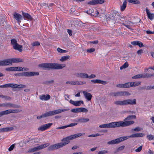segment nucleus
Here are the masks:
<instances>
[{"instance_id":"nucleus-7","label":"nucleus","mask_w":154,"mask_h":154,"mask_svg":"<svg viewBox=\"0 0 154 154\" xmlns=\"http://www.w3.org/2000/svg\"><path fill=\"white\" fill-rule=\"evenodd\" d=\"M50 144L48 143L42 144L38 146L32 148L29 150L28 152H32L37 150H39L44 148L49 145Z\"/></svg>"},{"instance_id":"nucleus-10","label":"nucleus","mask_w":154,"mask_h":154,"mask_svg":"<svg viewBox=\"0 0 154 154\" xmlns=\"http://www.w3.org/2000/svg\"><path fill=\"white\" fill-rule=\"evenodd\" d=\"M71 112L74 113H77L79 112H87L88 110L86 108L81 107L78 108L74 109H71Z\"/></svg>"},{"instance_id":"nucleus-14","label":"nucleus","mask_w":154,"mask_h":154,"mask_svg":"<svg viewBox=\"0 0 154 154\" xmlns=\"http://www.w3.org/2000/svg\"><path fill=\"white\" fill-rule=\"evenodd\" d=\"M136 100L134 99L133 100L127 99L125 100V105H134L136 104Z\"/></svg>"},{"instance_id":"nucleus-21","label":"nucleus","mask_w":154,"mask_h":154,"mask_svg":"<svg viewBox=\"0 0 154 154\" xmlns=\"http://www.w3.org/2000/svg\"><path fill=\"white\" fill-rule=\"evenodd\" d=\"M144 135V134L142 133H136L129 136V137L130 138L138 137H142Z\"/></svg>"},{"instance_id":"nucleus-64","label":"nucleus","mask_w":154,"mask_h":154,"mask_svg":"<svg viewBox=\"0 0 154 154\" xmlns=\"http://www.w3.org/2000/svg\"><path fill=\"white\" fill-rule=\"evenodd\" d=\"M77 123H72L68 125H67V126H68V127H73V126L77 125Z\"/></svg>"},{"instance_id":"nucleus-59","label":"nucleus","mask_w":154,"mask_h":154,"mask_svg":"<svg viewBox=\"0 0 154 154\" xmlns=\"http://www.w3.org/2000/svg\"><path fill=\"white\" fill-rule=\"evenodd\" d=\"M131 95V94L128 91H123V95L128 96Z\"/></svg>"},{"instance_id":"nucleus-40","label":"nucleus","mask_w":154,"mask_h":154,"mask_svg":"<svg viewBox=\"0 0 154 154\" xmlns=\"http://www.w3.org/2000/svg\"><path fill=\"white\" fill-rule=\"evenodd\" d=\"M128 66V64L127 62H125L124 64L120 67V69H125Z\"/></svg>"},{"instance_id":"nucleus-46","label":"nucleus","mask_w":154,"mask_h":154,"mask_svg":"<svg viewBox=\"0 0 154 154\" xmlns=\"http://www.w3.org/2000/svg\"><path fill=\"white\" fill-rule=\"evenodd\" d=\"M5 70L7 71H15V70L14 67H12L6 68Z\"/></svg>"},{"instance_id":"nucleus-63","label":"nucleus","mask_w":154,"mask_h":154,"mask_svg":"<svg viewBox=\"0 0 154 154\" xmlns=\"http://www.w3.org/2000/svg\"><path fill=\"white\" fill-rule=\"evenodd\" d=\"M142 146H139L138 148L136 149L135 150V151L136 152H140L142 150Z\"/></svg>"},{"instance_id":"nucleus-23","label":"nucleus","mask_w":154,"mask_h":154,"mask_svg":"<svg viewBox=\"0 0 154 154\" xmlns=\"http://www.w3.org/2000/svg\"><path fill=\"white\" fill-rule=\"evenodd\" d=\"M14 129L13 127H7L0 129V132H5L11 131Z\"/></svg>"},{"instance_id":"nucleus-32","label":"nucleus","mask_w":154,"mask_h":154,"mask_svg":"<svg viewBox=\"0 0 154 154\" xmlns=\"http://www.w3.org/2000/svg\"><path fill=\"white\" fill-rule=\"evenodd\" d=\"M129 2L136 4H140V2L138 0H128Z\"/></svg>"},{"instance_id":"nucleus-11","label":"nucleus","mask_w":154,"mask_h":154,"mask_svg":"<svg viewBox=\"0 0 154 154\" xmlns=\"http://www.w3.org/2000/svg\"><path fill=\"white\" fill-rule=\"evenodd\" d=\"M125 122L120 121L121 126L124 127L133 124L134 123V121L127 120Z\"/></svg>"},{"instance_id":"nucleus-49","label":"nucleus","mask_w":154,"mask_h":154,"mask_svg":"<svg viewBox=\"0 0 154 154\" xmlns=\"http://www.w3.org/2000/svg\"><path fill=\"white\" fill-rule=\"evenodd\" d=\"M40 45V44L39 42L38 41L34 42L32 44V45L33 47L35 46H38Z\"/></svg>"},{"instance_id":"nucleus-2","label":"nucleus","mask_w":154,"mask_h":154,"mask_svg":"<svg viewBox=\"0 0 154 154\" xmlns=\"http://www.w3.org/2000/svg\"><path fill=\"white\" fill-rule=\"evenodd\" d=\"M38 66L45 70L50 69H60L65 67V65L63 64L61 65L60 64L57 63H45L39 64Z\"/></svg>"},{"instance_id":"nucleus-39","label":"nucleus","mask_w":154,"mask_h":154,"mask_svg":"<svg viewBox=\"0 0 154 154\" xmlns=\"http://www.w3.org/2000/svg\"><path fill=\"white\" fill-rule=\"evenodd\" d=\"M115 94V97L122 96L123 95V91H118L116 92Z\"/></svg>"},{"instance_id":"nucleus-25","label":"nucleus","mask_w":154,"mask_h":154,"mask_svg":"<svg viewBox=\"0 0 154 154\" xmlns=\"http://www.w3.org/2000/svg\"><path fill=\"white\" fill-rule=\"evenodd\" d=\"M131 87H136L140 85L141 82H130Z\"/></svg>"},{"instance_id":"nucleus-18","label":"nucleus","mask_w":154,"mask_h":154,"mask_svg":"<svg viewBox=\"0 0 154 154\" xmlns=\"http://www.w3.org/2000/svg\"><path fill=\"white\" fill-rule=\"evenodd\" d=\"M83 93L85 98L88 101H90L91 99L92 96L91 94L85 91H83Z\"/></svg>"},{"instance_id":"nucleus-48","label":"nucleus","mask_w":154,"mask_h":154,"mask_svg":"<svg viewBox=\"0 0 154 154\" xmlns=\"http://www.w3.org/2000/svg\"><path fill=\"white\" fill-rule=\"evenodd\" d=\"M6 88H14V84L10 83L6 84Z\"/></svg>"},{"instance_id":"nucleus-58","label":"nucleus","mask_w":154,"mask_h":154,"mask_svg":"<svg viewBox=\"0 0 154 154\" xmlns=\"http://www.w3.org/2000/svg\"><path fill=\"white\" fill-rule=\"evenodd\" d=\"M100 134L97 133V134H92L89 135H88V137H95L100 136Z\"/></svg>"},{"instance_id":"nucleus-6","label":"nucleus","mask_w":154,"mask_h":154,"mask_svg":"<svg viewBox=\"0 0 154 154\" xmlns=\"http://www.w3.org/2000/svg\"><path fill=\"white\" fill-rule=\"evenodd\" d=\"M21 110L17 108L13 109H10L0 112V117L9 114L10 113H18L20 112Z\"/></svg>"},{"instance_id":"nucleus-51","label":"nucleus","mask_w":154,"mask_h":154,"mask_svg":"<svg viewBox=\"0 0 154 154\" xmlns=\"http://www.w3.org/2000/svg\"><path fill=\"white\" fill-rule=\"evenodd\" d=\"M95 0H93L91 1L88 3V4L91 5H96Z\"/></svg>"},{"instance_id":"nucleus-26","label":"nucleus","mask_w":154,"mask_h":154,"mask_svg":"<svg viewBox=\"0 0 154 154\" xmlns=\"http://www.w3.org/2000/svg\"><path fill=\"white\" fill-rule=\"evenodd\" d=\"M89 119L88 118H80L78 120V122L80 123H85L89 121Z\"/></svg>"},{"instance_id":"nucleus-15","label":"nucleus","mask_w":154,"mask_h":154,"mask_svg":"<svg viewBox=\"0 0 154 154\" xmlns=\"http://www.w3.org/2000/svg\"><path fill=\"white\" fill-rule=\"evenodd\" d=\"M130 82H127L125 84H121L117 85L116 86L119 88H128L131 87Z\"/></svg>"},{"instance_id":"nucleus-4","label":"nucleus","mask_w":154,"mask_h":154,"mask_svg":"<svg viewBox=\"0 0 154 154\" xmlns=\"http://www.w3.org/2000/svg\"><path fill=\"white\" fill-rule=\"evenodd\" d=\"M23 61V59L21 58H12L0 60V66L11 65H12V63L22 62Z\"/></svg>"},{"instance_id":"nucleus-56","label":"nucleus","mask_w":154,"mask_h":154,"mask_svg":"<svg viewBox=\"0 0 154 154\" xmlns=\"http://www.w3.org/2000/svg\"><path fill=\"white\" fill-rule=\"evenodd\" d=\"M82 73H75L74 75L77 77L81 78Z\"/></svg>"},{"instance_id":"nucleus-53","label":"nucleus","mask_w":154,"mask_h":154,"mask_svg":"<svg viewBox=\"0 0 154 154\" xmlns=\"http://www.w3.org/2000/svg\"><path fill=\"white\" fill-rule=\"evenodd\" d=\"M97 4H102L104 2V0H95Z\"/></svg>"},{"instance_id":"nucleus-16","label":"nucleus","mask_w":154,"mask_h":154,"mask_svg":"<svg viewBox=\"0 0 154 154\" xmlns=\"http://www.w3.org/2000/svg\"><path fill=\"white\" fill-rule=\"evenodd\" d=\"M14 17L18 23L21 22L20 20L22 19V17L20 14L15 12L14 14Z\"/></svg>"},{"instance_id":"nucleus-62","label":"nucleus","mask_w":154,"mask_h":154,"mask_svg":"<svg viewBox=\"0 0 154 154\" xmlns=\"http://www.w3.org/2000/svg\"><path fill=\"white\" fill-rule=\"evenodd\" d=\"M15 147V145L14 144H13L10 147L8 148V150L9 151H11L13 150L14 148Z\"/></svg>"},{"instance_id":"nucleus-41","label":"nucleus","mask_w":154,"mask_h":154,"mask_svg":"<svg viewBox=\"0 0 154 154\" xmlns=\"http://www.w3.org/2000/svg\"><path fill=\"white\" fill-rule=\"evenodd\" d=\"M15 69V71H23V68L22 67H14Z\"/></svg>"},{"instance_id":"nucleus-9","label":"nucleus","mask_w":154,"mask_h":154,"mask_svg":"<svg viewBox=\"0 0 154 154\" xmlns=\"http://www.w3.org/2000/svg\"><path fill=\"white\" fill-rule=\"evenodd\" d=\"M115 18V17L114 15L111 14L108 16L106 19L107 23L112 25L115 24L116 22Z\"/></svg>"},{"instance_id":"nucleus-52","label":"nucleus","mask_w":154,"mask_h":154,"mask_svg":"<svg viewBox=\"0 0 154 154\" xmlns=\"http://www.w3.org/2000/svg\"><path fill=\"white\" fill-rule=\"evenodd\" d=\"M88 74L85 73H82L81 78H88Z\"/></svg>"},{"instance_id":"nucleus-34","label":"nucleus","mask_w":154,"mask_h":154,"mask_svg":"<svg viewBox=\"0 0 154 154\" xmlns=\"http://www.w3.org/2000/svg\"><path fill=\"white\" fill-rule=\"evenodd\" d=\"M118 140L116 139L115 140H113L110 141H109L107 142V144L109 145L114 144L118 143Z\"/></svg>"},{"instance_id":"nucleus-38","label":"nucleus","mask_w":154,"mask_h":154,"mask_svg":"<svg viewBox=\"0 0 154 154\" xmlns=\"http://www.w3.org/2000/svg\"><path fill=\"white\" fill-rule=\"evenodd\" d=\"M146 137L149 141L154 140V136L151 134L148 135Z\"/></svg>"},{"instance_id":"nucleus-5","label":"nucleus","mask_w":154,"mask_h":154,"mask_svg":"<svg viewBox=\"0 0 154 154\" xmlns=\"http://www.w3.org/2000/svg\"><path fill=\"white\" fill-rule=\"evenodd\" d=\"M11 44L12 46L13 49L18 50L20 52H22V45H19L17 43V40L15 38H13L11 40Z\"/></svg>"},{"instance_id":"nucleus-33","label":"nucleus","mask_w":154,"mask_h":154,"mask_svg":"<svg viewBox=\"0 0 154 154\" xmlns=\"http://www.w3.org/2000/svg\"><path fill=\"white\" fill-rule=\"evenodd\" d=\"M126 1H125L123 2V5L121 6V10L122 11H123L126 8Z\"/></svg>"},{"instance_id":"nucleus-17","label":"nucleus","mask_w":154,"mask_h":154,"mask_svg":"<svg viewBox=\"0 0 154 154\" xmlns=\"http://www.w3.org/2000/svg\"><path fill=\"white\" fill-rule=\"evenodd\" d=\"M91 82L94 84H101L103 85H106L107 83L106 82L100 79H93L91 80Z\"/></svg>"},{"instance_id":"nucleus-61","label":"nucleus","mask_w":154,"mask_h":154,"mask_svg":"<svg viewBox=\"0 0 154 154\" xmlns=\"http://www.w3.org/2000/svg\"><path fill=\"white\" fill-rule=\"evenodd\" d=\"M138 43H139V41H135L131 42V44L134 45H137Z\"/></svg>"},{"instance_id":"nucleus-37","label":"nucleus","mask_w":154,"mask_h":154,"mask_svg":"<svg viewBox=\"0 0 154 154\" xmlns=\"http://www.w3.org/2000/svg\"><path fill=\"white\" fill-rule=\"evenodd\" d=\"M143 75L142 74L137 75L132 77L133 79H140L143 78Z\"/></svg>"},{"instance_id":"nucleus-13","label":"nucleus","mask_w":154,"mask_h":154,"mask_svg":"<svg viewBox=\"0 0 154 154\" xmlns=\"http://www.w3.org/2000/svg\"><path fill=\"white\" fill-rule=\"evenodd\" d=\"M69 103L74 106H80L82 104L83 105V102L82 100L73 101L71 100H69Z\"/></svg>"},{"instance_id":"nucleus-55","label":"nucleus","mask_w":154,"mask_h":154,"mask_svg":"<svg viewBox=\"0 0 154 154\" xmlns=\"http://www.w3.org/2000/svg\"><path fill=\"white\" fill-rule=\"evenodd\" d=\"M54 83V80H51L50 81H47L45 82V84L48 85L49 84H53Z\"/></svg>"},{"instance_id":"nucleus-30","label":"nucleus","mask_w":154,"mask_h":154,"mask_svg":"<svg viewBox=\"0 0 154 154\" xmlns=\"http://www.w3.org/2000/svg\"><path fill=\"white\" fill-rule=\"evenodd\" d=\"M14 88H25L26 87L25 85H17L16 84H14Z\"/></svg>"},{"instance_id":"nucleus-12","label":"nucleus","mask_w":154,"mask_h":154,"mask_svg":"<svg viewBox=\"0 0 154 154\" xmlns=\"http://www.w3.org/2000/svg\"><path fill=\"white\" fill-rule=\"evenodd\" d=\"M109 128L121 127L120 122H112L108 123Z\"/></svg>"},{"instance_id":"nucleus-47","label":"nucleus","mask_w":154,"mask_h":154,"mask_svg":"<svg viewBox=\"0 0 154 154\" xmlns=\"http://www.w3.org/2000/svg\"><path fill=\"white\" fill-rule=\"evenodd\" d=\"M57 51L61 53H66L68 52L67 51L63 50L59 48H57Z\"/></svg>"},{"instance_id":"nucleus-19","label":"nucleus","mask_w":154,"mask_h":154,"mask_svg":"<svg viewBox=\"0 0 154 154\" xmlns=\"http://www.w3.org/2000/svg\"><path fill=\"white\" fill-rule=\"evenodd\" d=\"M39 98L42 100H47L50 99V96L49 94H42L39 96Z\"/></svg>"},{"instance_id":"nucleus-28","label":"nucleus","mask_w":154,"mask_h":154,"mask_svg":"<svg viewBox=\"0 0 154 154\" xmlns=\"http://www.w3.org/2000/svg\"><path fill=\"white\" fill-rule=\"evenodd\" d=\"M114 103L116 105H125V100L122 101H115L114 102Z\"/></svg>"},{"instance_id":"nucleus-3","label":"nucleus","mask_w":154,"mask_h":154,"mask_svg":"<svg viewBox=\"0 0 154 154\" xmlns=\"http://www.w3.org/2000/svg\"><path fill=\"white\" fill-rule=\"evenodd\" d=\"M69 110V109H59L56 110H52L48 112L43 114L42 115L37 116V118L38 119H40L48 117L53 116L60 113L63 112L68 111Z\"/></svg>"},{"instance_id":"nucleus-43","label":"nucleus","mask_w":154,"mask_h":154,"mask_svg":"<svg viewBox=\"0 0 154 154\" xmlns=\"http://www.w3.org/2000/svg\"><path fill=\"white\" fill-rule=\"evenodd\" d=\"M30 141H31L32 143H37L38 141V138H35L31 139L30 140Z\"/></svg>"},{"instance_id":"nucleus-24","label":"nucleus","mask_w":154,"mask_h":154,"mask_svg":"<svg viewBox=\"0 0 154 154\" xmlns=\"http://www.w3.org/2000/svg\"><path fill=\"white\" fill-rule=\"evenodd\" d=\"M22 14L25 18L30 20L32 19V18L31 16L28 14L25 13L23 12H22Z\"/></svg>"},{"instance_id":"nucleus-50","label":"nucleus","mask_w":154,"mask_h":154,"mask_svg":"<svg viewBox=\"0 0 154 154\" xmlns=\"http://www.w3.org/2000/svg\"><path fill=\"white\" fill-rule=\"evenodd\" d=\"M146 90H151L152 89H154V86H146Z\"/></svg>"},{"instance_id":"nucleus-57","label":"nucleus","mask_w":154,"mask_h":154,"mask_svg":"<svg viewBox=\"0 0 154 154\" xmlns=\"http://www.w3.org/2000/svg\"><path fill=\"white\" fill-rule=\"evenodd\" d=\"M95 50L94 48H91L87 50V51L88 53H91L94 52Z\"/></svg>"},{"instance_id":"nucleus-27","label":"nucleus","mask_w":154,"mask_h":154,"mask_svg":"<svg viewBox=\"0 0 154 154\" xmlns=\"http://www.w3.org/2000/svg\"><path fill=\"white\" fill-rule=\"evenodd\" d=\"M125 20V17L124 16L122 17V16H119L118 17H117L116 19V20L118 22H120L121 23V22H123L124 20Z\"/></svg>"},{"instance_id":"nucleus-54","label":"nucleus","mask_w":154,"mask_h":154,"mask_svg":"<svg viewBox=\"0 0 154 154\" xmlns=\"http://www.w3.org/2000/svg\"><path fill=\"white\" fill-rule=\"evenodd\" d=\"M38 130H40L41 131H44L46 130L45 128V126L43 125L41 126L40 127L38 128Z\"/></svg>"},{"instance_id":"nucleus-36","label":"nucleus","mask_w":154,"mask_h":154,"mask_svg":"<svg viewBox=\"0 0 154 154\" xmlns=\"http://www.w3.org/2000/svg\"><path fill=\"white\" fill-rule=\"evenodd\" d=\"M5 22V19L0 16V25L1 26L4 25V23Z\"/></svg>"},{"instance_id":"nucleus-1","label":"nucleus","mask_w":154,"mask_h":154,"mask_svg":"<svg viewBox=\"0 0 154 154\" xmlns=\"http://www.w3.org/2000/svg\"><path fill=\"white\" fill-rule=\"evenodd\" d=\"M84 134V133H79L66 137L61 140V141L63 142H61L51 145L48 148V150L49 151H51L57 149L68 144L70 142V140H73Z\"/></svg>"},{"instance_id":"nucleus-60","label":"nucleus","mask_w":154,"mask_h":154,"mask_svg":"<svg viewBox=\"0 0 154 154\" xmlns=\"http://www.w3.org/2000/svg\"><path fill=\"white\" fill-rule=\"evenodd\" d=\"M108 152V151L106 150H103L99 151L98 152L99 154H103L106 153Z\"/></svg>"},{"instance_id":"nucleus-20","label":"nucleus","mask_w":154,"mask_h":154,"mask_svg":"<svg viewBox=\"0 0 154 154\" xmlns=\"http://www.w3.org/2000/svg\"><path fill=\"white\" fill-rule=\"evenodd\" d=\"M146 11L148 18L151 20H153L154 17V14L150 13L149 10L147 8L146 9Z\"/></svg>"},{"instance_id":"nucleus-8","label":"nucleus","mask_w":154,"mask_h":154,"mask_svg":"<svg viewBox=\"0 0 154 154\" xmlns=\"http://www.w3.org/2000/svg\"><path fill=\"white\" fill-rule=\"evenodd\" d=\"M39 73L37 72H26L22 73V75L26 77H31L38 75Z\"/></svg>"},{"instance_id":"nucleus-31","label":"nucleus","mask_w":154,"mask_h":154,"mask_svg":"<svg viewBox=\"0 0 154 154\" xmlns=\"http://www.w3.org/2000/svg\"><path fill=\"white\" fill-rule=\"evenodd\" d=\"M143 78H149L154 76V74H150L149 73L143 74Z\"/></svg>"},{"instance_id":"nucleus-22","label":"nucleus","mask_w":154,"mask_h":154,"mask_svg":"<svg viewBox=\"0 0 154 154\" xmlns=\"http://www.w3.org/2000/svg\"><path fill=\"white\" fill-rule=\"evenodd\" d=\"M129 138H130L129 136H125L122 137L117 139V140H118L117 141L119 143L121 142L124 141L127 139H128Z\"/></svg>"},{"instance_id":"nucleus-42","label":"nucleus","mask_w":154,"mask_h":154,"mask_svg":"<svg viewBox=\"0 0 154 154\" xmlns=\"http://www.w3.org/2000/svg\"><path fill=\"white\" fill-rule=\"evenodd\" d=\"M53 124L52 123H49L44 125L45 126V128L46 130L47 129L49 128Z\"/></svg>"},{"instance_id":"nucleus-45","label":"nucleus","mask_w":154,"mask_h":154,"mask_svg":"<svg viewBox=\"0 0 154 154\" xmlns=\"http://www.w3.org/2000/svg\"><path fill=\"white\" fill-rule=\"evenodd\" d=\"M99 127L100 128H109V124L108 123L102 125H99Z\"/></svg>"},{"instance_id":"nucleus-29","label":"nucleus","mask_w":154,"mask_h":154,"mask_svg":"<svg viewBox=\"0 0 154 154\" xmlns=\"http://www.w3.org/2000/svg\"><path fill=\"white\" fill-rule=\"evenodd\" d=\"M136 118V116L135 115L129 116L125 118L124 119V121L130 120L133 119H135Z\"/></svg>"},{"instance_id":"nucleus-35","label":"nucleus","mask_w":154,"mask_h":154,"mask_svg":"<svg viewBox=\"0 0 154 154\" xmlns=\"http://www.w3.org/2000/svg\"><path fill=\"white\" fill-rule=\"evenodd\" d=\"M70 57L69 55L63 56L61 57L60 59V60L62 61H63L67 60L70 58Z\"/></svg>"},{"instance_id":"nucleus-44","label":"nucleus","mask_w":154,"mask_h":154,"mask_svg":"<svg viewBox=\"0 0 154 154\" xmlns=\"http://www.w3.org/2000/svg\"><path fill=\"white\" fill-rule=\"evenodd\" d=\"M76 82V85H82L83 84H84L86 83V82H82L81 81H75Z\"/></svg>"}]
</instances>
